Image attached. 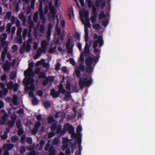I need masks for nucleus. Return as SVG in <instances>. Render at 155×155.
Listing matches in <instances>:
<instances>
[{"mask_svg": "<svg viewBox=\"0 0 155 155\" xmlns=\"http://www.w3.org/2000/svg\"><path fill=\"white\" fill-rule=\"evenodd\" d=\"M61 126L60 124H58L57 126L56 133L57 134L62 133L63 131L61 130Z\"/></svg>", "mask_w": 155, "mask_h": 155, "instance_id": "25", "label": "nucleus"}, {"mask_svg": "<svg viewBox=\"0 0 155 155\" xmlns=\"http://www.w3.org/2000/svg\"><path fill=\"white\" fill-rule=\"evenodd\" d=\"M106 16L105 15L104 11H102L100 12L99 15V20H101Z\"/></svg>", "mask_w": 155, "mask_h": 155, "instance_id": "26", "label": "nucleus"}, {"mask_svg": "<svg viewBox=\"0 0 155 155\" xmlns=\"http://www.w3.org/2000/svg\"><path fill=\"white\" fill-rule=\"evenodd\" d=\"M18 97L16 94H14L13 96L12 102L15 105H16L18 104Z\"/></svg>", "mask_w": 155, "mask_h": 155, "instance_id": "17", "label": "nucleus"}, {"mask_svg": "<svg viewBox=\"0 0 155 155\" xmlns=\"http://www.w3.org/2000/svg\"><path fill=\"white\" fill-rule=\"evenodd\" d=\"M21 121L20 119H18L16 120V125L17 128L21 127Z\"/></svg>", "mask_w": 155, "mask_h": 155, "instance_id": "34", "label": "nucleus"}, {"mask_svg": "<svg viewBox=\"0 0 155 155\" xmlns=\"http://www.w3.org/2000/svg\"><path fill=\"white\" fill-rule=\"evenodd\" d=\"M86 2H87L88 8H91L92 7L93 5H92V3L91 0H88Z\"/></svg>", "mask_w": 155, "mask_h": 155, "instance_id": "58", "label": "nucleus"}, {"mask_svg": "<svg viewBox=\"0 0 155 155\" xmlns=\"http://www.w3.org/2000/svg\"><path fill=\"white\" fill-rule=\"evenodd\" d=\"M8 137V134L4 133V134L1 136V139L3 140H5L7 139Z\"/></svg>", "mask_w": 155, "mask_h": 155, "instance_id": "51", "label": "nucleus"}, {"mask_svg": "<svg viewBox=\"0 0 155 155\" xmlns=\"http://www.w3.org/2000/svg\"><path fill=\"white\" fill-rule=\"evenodd\" d=\"M84 55L82 53L80 54L79 61L80 62L79 66H77L74 70L75 74L78 78H79L81 76V72H84L85 70V66L83 64L84 62Z\"/></svg>", "mask_w": 155, "mask_h": 155, "instance_id": "5", "label": "nucleus"}, {"mask_svg": "<svg viewBox=\"0 0 155 155\" xmlns=\"http://www.w3.org/2000/svg\"><path fill=\"white\" fill-rule=\"evenodd\" d=\"M70 63L72 65H75L76 63L74 60L72 58H70L69 59Z\"/></svg>", "mask_w": 155, "mask_h": 155, "instance_id": "56", "label": "nucleus"}, {"mask_svg": "<svg viewBox=\"0 0 155 155\" xmlns=\"http://www.w3.org/2000/svg\"><path fill=\"white\" fill-rule=\"evenodd\" d=\"M18 17L19 19L22 21L23 24L25 25L26 18L23 13L21 12L19 14Z\"/></svg>", "mask_w": 155, "mask_h": 155, "instance_id": "15", "label": "nucleus"}, {"mask_svg": "<svg viewBox=\"0 0 155 155\" xmlns=\"http://www.w3.org/2000/svg\"><path fill=\"white\" fill-rule=\"evenodd\" d=\"M56 151L54 147H50L49 150V155H55Z\"/></svg>", "mask_w": 155, "mask_h": 155, "instance_id": "18", "label": "nucleus"}, {"mask_svg": "<svg viewBox=\"0 0 155 155\" xmlns=\"http://www.w3.org/2000/svg\"><path fill=\"white\" fill-rule=\"evenodd\" d=\"M81 137L82 135L81 134H79V135H78V138H77V143L79 144L78 145V148L79 150L78 151H79V148L80 147L81 148V152L82 150V148L81 145Z\"/></svg>", "mask_w": 155, "mask_h": 155, "instance_id": "16", "label": "nucleus"}, {"mask_svg": "<svg viewBox=\"0 0 155 155\" xmlns=\"http://www.w3.org/2000/svg\"><path fill=\"white\" fill-rule=\"evenodd\" d=\"M56 31L57 32V35H59L61 33V30L60 28L57 27L56 28Z\"/></svg>", "mask_w": 155, "mask_h": 155, "instance_id": "63", "label": "nucleus"}, {"mask_svg": "<svg viewBox=\"0 0 155 155\" xmlns=\"http://www.w3.org/2000/svg\"><path fill=\"white\" fill-rule=\"evenodd\" d=\"M90 46L87 43H86L84 48V54L85 57L88 56L90 53Z\"/></svg>", "mask_w": 155, "mask_h": 155, "instance_id": "14", "label": "nucleus"}, {"mask_svg": "<svg viewBox=\"0 0 155 155\" xmlns=\"http://www.w3.org/2000/svg\"><path fill=\"white\" fill-rule=\"evenodd\" d=\"M55 134V133L54 132L52 131L49 133L48 134V137L49 139H50Z\"/></svg>", "mask_w": 155, "mask_h": 155, "instance_id": "42", "label": "nucleus"}, {"mask_svg": "<svg viewBox=\"0 0 155 155\" xmlns=\"http://www.w3.org/2000/svg\"><path fill=\"white\" fill-rule=\"evenodd\" d=\"M56 47H51L49 50L48 52L49 53H53L56 51Z\"/></svg>", "mask_w": 155, "mask_h": 155, "instance_id": "33", "label": "nucleus"}, {"mask_svg": "<svg viewBox=\"0 0 155 155\" xmlns=\"http://www.w3.org/2000/svg\"><path fill=\"white\" fill-rule=\"evenodd\" d=\"M7 78V76L6 74H5L2 75L1 77V79L2 81H6Z\"/></svg>", "mask_w": 155, "mask_h": 155, "instance_id": "43", "label": "nucleus"}, {"mask_svg": "<svg viewBox=\"0 0 155 155\" xmlns=\"http://www.w3.org/2000/svg\"><path fill=\"white\" fill-rule=\"evenodd\" d=\"M69 140L68 139L66 138H64L63 139L62 143L63 144H68Z\"/></svg>", "mask_w": 155, "mask_h": 155, "instance_id": "55", "label": "nucleus"}, {"mask_svg": "<svg viewBox=\"0 0 155 155\" xmlns=\"http://www.w3.org/2000/svg\"><path fill=\"white\" fill-rule=\"evenodd\" d=\"M93 28L96 29H98L100 27V25L99 24L95 23L92 25Z\"/></svg>", "mask_w": 155, "mask_h": 155, "instance_id": "40", "label": "nucleus"}, {"mask_svg": "<svg viewBox=\"0 0 155 155\" xmlns=\"http://www.w3.org/2000/svg\"><path fill=\"white\" fill-rule=\"evenodd\" d=\"M82 131V127L81 126H78L77 127V129L76 130V132L78 134V135H79V134H81L80 133Z\"/></svg>", "mask_w": 155, "mask_h": 155, "instance_id": "37", "label": "nucleus"}, {"mask_svg": "<svg viewBox=\"0 0 155 155\" xmlns=\"http://www.w3.org/2000/svg\"><path fill=\"white\" fill-rule=\"evenodd\" d=\"M45 144V142L44 140H41L40 143V146L39 148V149L40 150L42 148Z\"/></svg>", "mask_w": 155, "mask_h": 155, "instance_id": "47", "label": "nucleus"}, {"mask_svg": "<svg viewBox=\"0 0 155 155\" xmlns=\"http://www.w3.org/2000/svg\"><path fill=\"white\" fill-rule=\"evenodd\" d=\"M64 127L68 131L70 134L74 132V129L73 126L69 123H66L64 125Z\"/></svg>", "mask_w": 155, "mask_h": 155, "instance_id": "11", "label": "nucleus"}, {"mask_svg": "<svg viewBox=\"0 0 155 155\" xmlns=\"http://www.w3.org/2000/svg\"><path fill=\"white\" fill-rule=\"evenodd\" d=\"M108 21L107 20H103L101 23V24L104 26H106L108 25Z\"/></svg>", "mask_w": 155, "mask_h": 155, "instance_id": "50", "label": "nucleus"}, {"mask_svg": "<svg viewBox=\"0 0 155 155\" xmlns=\"http://www.w3.org/2000/svg\"><path fill=\"white\" fill-rule=\"evenodd\" d=\"M69 145L71 148H76V143H73L71 141L70 142Z\"/></svg>", "mask_w": 155, "mask_h": 155, "instance_id": "44", "label": "nucleus"}, {"mask_svg": "<svg viewBox=\"0 0 155 155\" xmlns=\"http://www.w3.org/2000/svg\"><path fill=\"white\" fill-rule=\"evenodd\" d=\"M11 63L8 60H6L5 63L3 64L2 67L4 71L5 72L8 71L11 68Z\"/></svg>", "mask_w": 155, "mask_h": 155, "instance_id": "12", "label": "nucleus"}, {"mask_svg": "<svg viewBox=\"0 0 155 155\" xmlns=\"http://www.w3.org/2000/svg\"><path fill=\"white\" fill-rule=\"evenodd\" d=\"M16 76V73L14 72H12L10 74V78L11 80H13Z\"/></svg>", "mask_w": 155, "mask_h": 155, "instance_id": "27", "label": "nucleus"}, {"mask_svg": "<svg viewBox=\"0 0 155 155\" xmlns=\"http://www.w3.org/2000/svg\"><path fill=\"white\" fill-rule=\"evenodd\" d=\"M41 125L40 122L38 121L35 124V127L38 129Z\"/></svg>", "mask_w": 155, "mask_h": 155, "instance_id": "60", "label": "nucleus"}, {"mask_svg": "<svg viewBox=\"0 0 155 155\" xmlns=\"http://www.w3.org/2000/svg\"><path fill=\"white\" fill-rule=\"evenodd\" d=\"M26 150V148L24 146H22L21 148V149L20 151V153L22 154H23L25 152Z\"/></svg>", "mask_w": 155, "mask_h": 155, "instance_id": "38", "label": "nucleus"}, {"mask_svg": "<svg viewBox=\"0 0 155 155\" xmlns=\"http://www.w3.org/2000/svg\"><path fill=\"white\" fill-rule=\"evenodd\" d=\"M28 31V29L27 28H25L24 29L22 33V37L24 39H25L26 38Z\"/></svg>", "mask_w": 155, "mask_h": 155, "instance_id": "29", "label": "nucleus"}, {"mask_svg": "<svg viewBox=\"0 0 155 155\" xmlns=\"http://www.w3.org/2000/svg\"><path fill=\"white\" fill-rule=\"evenodd\" d=\"M22 28H18L17 30V35L18 36H21V32Z\"/></svg>", "mask_w": 155, "mask_h": 155, "instance_id": "39", "label": "nucleus"}, {"mask_svg": "<svg viewBox=\"0 0 155 155\" xmlns=\"http://www.w3.org/2000/svg\"><path fill=\"white\" fill-rule=\"evenodd\" d=\"M6 15L7 16V19L8 20L9 19L11 18V17L12 16L11 12L10 11L7 12Z\"/></svg>", "mask_w": 155, "mask_h": 155, "instance_id": "57", "label": "nucleus"}, {"mask_svg": "<svg viewBox=\"0 0 155 155\" xmlns=\"http://www.w3.org/2000/svg\"><path fill=\"white\" fill-rule=\"evenodd\" d=\"M32 104L34 105L38 104V99L35 97H33L32 101Z\"/></svg>", "mask_w": 155, "mask_h": 155, "instance_id": "35", "label": "nucleus"}, {"mask_svg": "<svg viewBox=\"0 0 155 155\" xmlns=\"http://www.w3.org/2000/svg\"><path fill=\"white\" fill-rule=\"evenodd\" d=\"M79 78V80L78 84L81 89H83L85 86L89 87L93 83V80L91 78L88 80L87 78H85L82 80V78L80 77Z\"/></svg>", "mask_w": 155, "mask_h": 155, "instance_id": "7", "label": "nucleus"}, {"mask_svg": "<svg viewBox=\"0 0 155 155\" xmlns=\"http://www.w3.org/2000/svg\"><path fill=\"white\" fill-rule=\"evenodd\" d=\"M34 67V64L31 62L28 64V68L27 70L24 72V75L25 78L23 80H28L29 78H33L34 77V73L33 71V68Z\"/></svg>", "mask_w": 155, "mask_h": 155, "instance_id": "6", "label": "nucleus"}, {"mask_svg": "<svg viewBox=\"0 0 155 155\" xmlns=\"http://www.w3.org/2000/svg\"><path fill=\"white\" fill-rule=\"evenodd\" d=\"M29 24V27L33 28L34 26V24L33 21L31 20H29L28 21Z\"/></svg>", "mask_w": 155, "mask_h": 155, "instance_id": "31", "label": "nucleus"}, {"mask_svg": "<svg viewBox=\"0 0 155 155\" xmlns=\"http://www.w3.org/2000/svg\"><path fill=\"white\" fill-rule=\"evenodd\" d=\"M41 48H39L40 49V51L41 52H45L46 50L47 47L48 45V43L47 41L44 40L41 42Z\"/></svg>", "mask_w": 155, "mask_h": 155, "instance_id": "13", "label": "nucleus"}, {"mask_svg": "<svg viewBox=\"0 0 155 155\" xmlns=\"http://www.w3.org/2000/svg\"><path fill=\"white\" fill-rule=\"evenodd\" d=\"M74 37L76 39L80 40V34L78 32H76L74 35Z\"/></svg>", "mask_w": 155, "mask_h": 155, "instance_id": "59", "label": "nucleus"}, {"mask_svg": "<svg viewBox=\"0 0 155 155\" xmlns=\"http://www.w3.org/2000/svg\"><path fill=\"white\" fill-rule=\"evenodd\" d=\"M38 12L36 11L34 14L33 17V20L34 21L35 23H37L38 21Z\"/></svg>", "mask_w": 155, "mask_h": 155, "instance_id": "19", "label": "nucleus"}, {"mask_svg": "<svg viewBox=\"0 0 155 155\" xmlns=\"http://www.w3.org/2000/svg\"><path fill=\"white\" fill-rule=\"evenodd\" d=\"M68 144H63L62 148L63 150H65L68 148Z\"/></svg>", "mask_w": 155, "mask_h": 155, "instance_id": "64", "label": "nucleus"}, {"mask_svg": "<svg viewBox=\"0 0 155 155\" xmlns=\"http://www.w3.org/2000/svg\"><path fill=\"white\" fill-rule=\"evenodd\" d=\"M58 91L56 92L55 90L53 88L50 90V95L53 98H57L58 97L60 93L64 94L65 97L64 99L67 101L68 100V98L71 97V92L67 91L64 88L63 86L61 84H60L58 86Z\"/></svg>", "mask_w": 155, "mask_h": 155, "instance_id": "2", "label": "nucleus"}, {"mask_svg": "<svg viewBox=\"0 0 155 155\" xmlns=\"http://www.w3.org/2000/svg\"><path fill=\"white\" fill-rule=\"evenodd\" d=\"M8 150H10L13 148L14 145L12 144L9 143L6 145Z\"/></svg>", "mask_w": 155, "mask_h": 155, "instance_id": "41", "label": "nucleus"}, {"mask_svg": "<svg viewBox=\"0 0 155 155\" xmlns=\"http://www.w3.org/2000/svg\"><path fill=\"white\" fill-rule=\"evenodd\" d=\"M5 54L4 52L2 51L1 54V59L3 62H4L5 60Z\"/></svg>", "mask_w": 155, "mask_h": 155, "instance_id": "48", "label": "nucleus"}, {"mask_svg": "<svg viewBox=\"0 0 155 155\" xmlns=\"http://www.w3.org/2000/svg\"><path fill=\"white\" fill-rule=\"evenodd\" d=\"M56 122H57L56 120L52 116H50L48 118V122L49 124L52 123L53 122L54 123Z\"/></svg>", "mask_w": 155, "mask_h": 155, "instance_id": "23", "label": "nucleus"}, {"mask_svg": "<svg viewBox=\"0 0 155 155\" xmlns=\"http://www.w3.org/2000/svg\"><path fill=\"white\" fill-rule=\"evenodd\" d=\"M92 12L93 15L91 17V22L92 23H94L96 21L97 16V9L94 5H93L92 6Z\"/></svg>", "mask_w": 155, "mask_h": 155, "instance_id": "10", "label": "nucleus"}, {"mask_svg": "<svg viewBox=\"0 0 155 155\" xmlns=\"http://www.w3.org/2000/svg\"><path fill=\"white\" fill-rule=\"evenodd\" d=\"M43 91L41 90H39L37 91V94L40 97H41L43 95Z\"/></svg>", "mask_w": 155, "mask_h": 155, "instance_id": "61", "label": "nucleus"}, {"mask_svg": "<svg viewBox=\"0 0 155 155\" xmlns=\"http://www.w3.org/2000/svg\"><path fill=\"white\" fill-rule=\"evenodd\" d=\"M14 83L12 81H10L7 84V88L9 90H12V89Z\"/></svg>", "mask_w": 155, "mask_h": 155, "instance_id": "21", "label": "nucleus"}, {"mask_svg": "<svg viewBox=\"0 0 155 155\" xmlns=\"http://www.w3.org/2000/svg\"><path fill=\"white\" fill-rule=\"evenodd\" d=\"M26 139V137L25 135L22 136L21 137V143L22 144H23L25 142V140Z\"/></svg>", "mask_w": 155, "mask_h": 155, "instance_id": "49", "label": "nucleus"}, {"mask_svg": "<svg viewBox=\"0 0 155 155\" xmlns=\"http://www.w3.org/2000/svg\"><path fill=\"white\" fill-rule=\"evenodd\" d=\"M1 45L2 47H4L5 46H8V42L5 41H1Z\"/></svg>", "mask_w": 155, "mask_h": 155, "instance_id": "45", "label": "nucleus"}, {"mask_svg": "<svg viewBox=\"0 0 155 155\" xmlns=\"http://www.w3.org/2000/svg\"><path fill=\"white\" fill-rule=\"evenodd\" d=\"M19 138L16 135L12 136L11 138V140L12 143H16L18 140Z\"/></svg>", "mask_w": 155, "mask_h": 155, "instance_id": "22", "label": "nucleus"}, {"mask_svg": "<svg viewBox=\"0 0 155 155\" xmlns=\"http://www.w3.org/2000/svg\"><path fill=\"white\" fill-rule=\"evenodd\" d=\"M71 134V136L72 139L75 140L76 138H78V134H77L74 133V132Z\"/></svg>", "mask_w": 155, "mask_h": 155, "instance_id": "54", "label": "nucleus"}, {"mask_svg": "<svg viewBox=\"0 0 155 155\" xmlns=\"http://www.w3.org/2000/svg\"><path fill=\"white\" fill-rule=\"evenodd\" d=\"M38 78H47L46 76V74L44 72H41L39 74Z\"/></svg>", "mask_w": 155, "mask_h": 155, "instance_id": "32", "label": "nucleus"}, {"mask_svg": "<svg viewBox=\"0 0 155 155\" xmlns=\"http://www.w3.org/2000/svg\"><path fill=\"white\" fill-rule=\"evenodd\" d=\"M18 135L19 136H21L22 135V134H23L24 132V131L23 130L21 127L18 128Z\"/></svg>", "mask_w": 155, "mask_h": 155, "instance_id": "30", "label": "nucleus"}, {"mask_svg": "<svg viewBox=\"0 0 155 155\" xmlns=\"http://www.w3.org/2000/svg\"><path fill=\"white\" fill-rule=\"evenodd\" d=\"M34 78H29L28 80H23V83L25 86V91H28L29 90V95L31 98L35 97L34 92L35 89V87L34 83Z\"/></svg>", "mask_w": 155, "mask_h": 155, "instance_id": "4", "label": "nucleus"}, {"mask_svg": "<svg viewBox=\"0 0 155 155\" xmlns=\"http://www.w3.org/2000/svg\"><path fill=\"white\" fill-rule=\"evenodd\" d=\"M26 142L29 144H31L32 142V138L30 137H28L26 139Z\"/></svg>", "mask_w": 155, "mask_h": 155, "instance_id": "46", "label": "nucleus"}, {"mask_svg": "<svg viewBox=\"0 0 155 155\" xmlns=\"http://www.w3.org/2000/svg\"><path fill=\"white\" fill-rule=\"evenodd\" d=\"M99 43V47L101 48L104 44V41L102 36H100L98 39L95 40L93 45V48L94 49V51L95 53H97L98 50L97 49L98 44Z\"/></svg>", "mask_w": 155, "mask_h": 155, "instance_id": "8", "label": "nucleus"}, {"mask_svg": "<svg viewBox=\"0 0 155 155\" xmlns=\"http://www.w3.org/2000/svg\"><path fill=\"white\" fill-rule=\"evenodd\" d=\"M74 46V44L73 43L72 40L71 38H68L66 44V47L68 50L67 52L68 54L72 53Z\"/></svg>", "mask_w": 155, "mask_h": 155, "instance_id": "9", "label": "nucleus"}, {"mask_svg": "<svg viewBox=\"0 0 155 155\" xmlns=\"http://www.w3.org/2000/svg\"><path fill=\"white\" fill-rule=\"evenodd\" d=\"M44 106L46 109H48V108L51 107V103L48 101H46L43 103Z\"/></svg>", "mask_w": 155, "mask_h": 155, "instance_id": "24", "label": "nucleus"}, {"mask_svg": "<svg viewBox=\"0 0 155 155\" xmlns=\"http://www.w3.org/2000/svg\"><path fill=\"white\" fill-rule=\"evenodd\" d=\"M47 79L48 78H46L45 80L43 81V86H45L48 84L49 81Z\"/></svg>", "mask_w": 155, "mask_h": 155, "instance_id": "53", "label": "nucleus"}, {"mask_svg": "<svg viewBox=\"0 0 155 155\" xmlns=\"http://www.w3.org/2000/svg\"><path fill=\"white\" fill-rule=\"evenodd\" d=\"M57 121L54 123L50 127V129L52 131H55L57 126Z\"/></svg>", "mask_w": 155, "mask_h": 155, "instance_id": "20", "label": "nucleus"}, {"mask_svg": "<svg viewBox=\"0 0 155 155\" xmlns=\"http://www.w3.org/2000/svg\"><path fill=\"white\" fill-rule=\"evenodd\" d=\"M18 84L17 83H15L14 84V86L12 88H13V91L14 92H16L18 91Z\"/></svg>", "mask_w": 155, "mask_h": 155, "instance_id": "36", "label": "nucleus"}, {"mask_svg": "<svg viewBox=\"0 0 155 155\" xmlns=\"http://www.w3.org/2000/svg\"><path fill=\"white\" fill-rule=\"evenodd\" d=\"M61 64L59 63H58L55 68V69L57 71H58L60 69Z\"/></svg>", "mask_w": 155, "mask_h": 155, "instance_id": "62", "label": "nucleus"}, {"mask_svg": "<svg viewBox=\"0 0 155 155\" xmlns=\"http://www.w3.org/2000/svg\"><path fill=\"white\" fill-rule=\"evenodd\" d=\"M43 52H41L40 51V49H38L37 50V54L35 55L34 57V58L35 59H37L40 56L41 54Z\"/></svg>", "mask_w": 155, "mask_h": 155, "instance_id": "28", "label": "nucleus"}, {"mask_svg": "<svg viewBox=\"0 0 155 155\" xmlns=\"http://www.w3.org/2000/svg\"><path fill=\"white\" fill-rule=\"evenodd\" d=\"M45 27L44 25H41L40 26V31L41 32L43 33L44 32Z\"/></svg>", "mask_w": 155, "mask_h": 155, "instance_id": "52", "label": "nucleus"}, {"mask_svg": "<svg viewBox=\"0 0 155 155\" xmlns=\"http://www.w3.org/2000/svg\"><path fill=\"white\" fill-rule=\"evenodd\" d=\"M1 111L5 113L3 115L2 117L1 120L0 121L1 124L6 125L7 119L8 117V114L6 113L4 110H2ZM17 118L16 115L14 114L11 116V120H9L6 123L8 125V127L11 128L14 125L15 121Z\"/></svg>", "mask_w": 155, "mask_h": 155, "instance_id": "3", "label": "nucleus"}, {"mask_svg": "<svg viewBox=\"0 0 155 155\" xmlns=\"http://www.w3.org/2000/svg\"><path fill=\"white\" fill-rule=\"evenodd\" d=\"M99 55L97 57H94L92 58L90 56L87 57L85 60L86 64L87 66L86 67V72L89 74L92 72L94 68L99 61L100 58Z\"/></svg>", "mask_w": 155, "mask_h": 155, "instance_id": "1", "label": "nucleus"}]
</instances>
